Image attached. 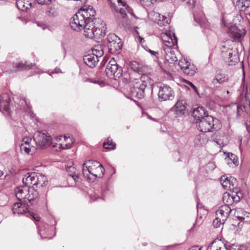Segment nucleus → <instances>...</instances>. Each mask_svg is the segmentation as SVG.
<instances>
[{"label":"nucleus","mask_w":250,"mask_h":250,"mask_svg":"<svg viewBox=\"0 0 250 250\" xmlns=\"http://www.w3.org/2000/svg\"><path fill=\"white\" fill-rule=\"evenodd\" d=\"M16 197L20 201L24 203L34 204V201L38 197V192L34 188H29L24 185L17 187L15 189Z\"/></svg>","instance_id":"1"},{"label":"nucleus","mask_w":250,"mask_h":250,"mask_svg":"<svg viewBox=\"0 0 250 250\" xmlns=\"http://www.w3.org/2000/svg\"><path fill=\"white\" fill-rule=\"evenodd\" d=\"M83 167L84 175H88L89 173L96 177L101 178L104 174V168L98 161L88 160L83 164Z\"/></svg>","instance_id":"2"},{"label":"nucleus","mask_w":250,"mask_h":250,"mask_svg":"<svg viewBox=\"0 0 250 250\" xmlns=\"http://www.w3.org/2000/svg\"><path fill=\"white\" fill-rule=\"evenodd\" d=\"M218 122V120L213 118L211 116H206L199 121H197L198 129L201 132H208L212 131L214 127L215 123Z\"/></svg>","instance_id":"3"},{"label":"nucleus","mask_w":250,"mask_h":250,"mask_svg":"<svg viewBox=\"0 0 250 250\" xmlns=\"http://www.w3.org/2000/svg\"><path fill=\"white\" fill-rule=\"evenodd\" d=\"M107 40L109 52L112 54H118L122 47L120 39L113 33L107 36Z\"/></svg>","instance_id":"4"},{"label":"nucleus","mask_w":250,"mask_h":250,"mask_svg":"<svg viewBox=\"0 0 250 250\" xmlns=\"http://www.w3.org/2000/svg\"><path fill=\"white\" fill-rule=\"evenodd\" d=\"M145 79V77L142 76L140 79L138 80L133 86L130 88V92L132 96L139 99L144 97V91L147 84V83Z\"/></svg>","instance_id":"5"},{"label":"nucleus","mask_w":250,"mask_h":250,"mask_svg":"<svg viewBox=\"0 0 250 250\" xmlns=\"http://www.w3.org/2000/svg\"><path fill=\"white\" fill-rule=\"evenodd\" d=\"M122 67L118 65L116 61L113 58L106 64L105 73L106 75L109 78L114 77L115 79L116 78H119L122 76Z\"/></svg>","instance_id":"6"},{"label":"nucleus","mask_w":250,"mask_h":250,"mask_svg":"<svg viewBox=\"0 0 250 250\" xmlns=\"http://www.w3.org/2000/svg\"><path fill=\"white\" fill-rule=\"evenodd\" d=\"M106 33L104 29L95 28L94 27L90 28V25H86L84 28V35L86 38L95 40L102 39Z\"/></svg>","instance_id":"7"},{"label":"nucleus","mask_w":250,"mask_h":250,"mask_svg":"<svg viewBox=\"0 0 250 250\" xmlns=\"http://www.w3.org/2000/svg\"><path fill=\"white\" fill-rule=\"evenodd\" d=\"M246 32L247 31L245 28L241 26L240 23L228 31L230 38L235 42H241L245 37Z\"/></svg>","instance_id":"8"},{"label":"nucleus","mask_w":250,"mask_h":250,"mask_svg":"<svg viewBox=\"0 0 250 250\" xmlns=\"http://www.w3.org/2000/svg\"><path fill=\"white\" fill-rule=\"evenodd\" d=\"M159 88L158 96L159 101L171 100L174 98V92L169 86L164 84L160 85Z\"/></svg>","instance_id":"9"},{"label":"nucleus","mask_w":250,"mask_h":250,"mask_svg":"<svg viewBox=\"0 0 250 250\" xmlns=\"http://www.w3.org/2000/svg\"><path fill=\"white\" fill-rule=\"evenodd\" d=\"M33 139L34 142L41 148H44L49 146L51 141V137L42 131H38L35 133Z\"/></svg>","instance_id":"10"},{"label":"nucleus","mask_w":250,"mask_h":250,"mask_svg":"<svg viewBox=\"0 0 250 250\" xmlns=\"http://www.w3.org/2000/svg\"><path fill=\"white\" fill-rule=\"evenodd\" d=\"M88 21V17H72L70 19L69 24L71 28L77 31L84 30L85 25Z\"/></svg>","instance_id":"11"},{"label":"nucleus","mask_w":250,"mask_h":250,"mask_svg":"<svg viewBox=\"0 0 250 250\" xmlns=\"http://www.w3.org/2000/svg\"><path fill=\"white\" fill-rule=\"evenodd\" d=\"M222 56L229 65H234L238 61V53L235 49H228L227 51H222Z\"/></svg>","instance_id":"12"},{"label":"nucleus","mask_w":250,"mask_h":250,"mask_svg":"<svg viewBox=\"0 0 250 250\" xmlns=\"http://www.w3.org/2000/svg\"><path fill=\"white\" fill-rule=\"evenodd\" d=\"M220 182L224 189L237 192L236 179L232 177H228L225 175H223L220 178Z\"/></svg>","instance_id":"13"},{"label":"nucleus","mask_w":250,"mask_h":250,"mask_svg":"<svg viewBox=\"0 0 250 250\" xmlns=\"http://www.w3.org/2000/svg\"><path fill=\"white\" fill-rule=\"evenodd\" d=\"M243 20V17H222V24L228 31Z\"/></svg>","instance_id":"14"},{"label":"nucleus","mask_w":250,"mask_h":250,"mask_svg":"<svg viewBox=\"0 0 250 250\" xmlns=\"http://www.w3.org/2000/svg\"><path fill=\"white\" fill-rule=\"evenodd\" d=\"M172 34L173 38H172L170 32L162 33L161 34L162 39L165 45L168 48L172 47L177 43V38L174 33H172Z\"/></svg>","instance_id":"15"},{"label":"nucleus","mask_w":250,"mask_h":250,"mask_svg":"<svg viewBox=\"0 0 250 250\" xmlns=\"http://www.w3.org/2000/svg\"><path fill=\"white\" fill-rule=\"evenodd\" d=\"M87 24L90 25V28L94 27L95 28L104 29H106V24L104 21L100 17H94L92 18L90 17H88V21Z\"/></svg>","instance_id":"16"},{"label":"nucleus","mask_w":250,"mask_h":250,"mask_svg":"<svg viewBox=\"0 0 250 250\" xmlns=\"http://www.w3.org/2000/svg\"><path fill=\"white\" fill-rule=\"evenodd\" d=\"M36 173H28L27 175H25L22 179L23 184L29 188H34L36 189L35 186L36 185V180H37Z\"/></svg>","instance_id":"17"},{"label":"nucleus","mask_w":250,"mask_h":250,"mask_svg":"<svg viewBox=\"0 0 250 250\" xmlns=\"http://www.w3.org/2000/svg\"><path fill=\"white\" fill-rule=\"evenodd\" d=\"M231 211V208L228 205H224L216 211V216L220 218L222 221H226Z\"/></svg>","instance_id":"18"},{"label":"nucleus","mask_w":250,"mask_h":250,"mask_svg":"<svg viewBox=\"0 0 250 250\" xmlns=\"http://www.w3.org/2000/svg\"><path fill=\"white\" fill-rule=\"evenodd\" d=\"M172 110L179 116L185 114L186 111V102L184 100H178L172 108Z\"/></svg>","instance_id":"19"},{"label":"nucleus","mask_w":250,"mask_h":250,"mask_svg":"<svg viewBox=\"0 0 250 250\" xmlns=\"http://www.w3.org/2000/svg\"><path fill=\"white\" fill-rule=\"evenodd\" d=\"M96 11L90 5H83L82 6L74 16H95Z\"/></svg>","instance_id":"20"},{"label":"nucleus","mask_w":250,"mask_h":250,"mask_svg":"<svg viewBox=\"0 0 250 250\" xmlns=\"http://www.w3.org/2000/svg\"><path fill=\"white\" fill-rule=\"evenodd\" d=\"M10 98L8 94L0 95V111L9 113Z\"/></svg>","instance_id":"21"},{"label":"nucleus","mask_w":250,"mask_h":250,"mask_svg":"<svg viewBox=\"0 0 250 250\" xmlns=\"http://www.w3.org/2000/svg\"><path fill=\"white\" fill-rule=\"evenodd\" d=\"M118 4L122 7L120 9V13L122 16H134L132 9L126 4L125 0H117Z\"/></svg>","instance_id":"22"},{"label":"nucleus","mask_w":250,"mask_h":250,"mask_svg":"<svg viewBox=\"0 0 250 250\" xmlns=\"http://www.w3.org/2000/svg\"><path fill=\"white\" fill-rule=\"evenodd\" d=\"M22 204L21 202L15 203L13 206L12 211L14 214H23L26 213L28 208L25 205L26 203Z\"/></svg>","instance_id":"23"},{"label":"nucleus","mask_w":250,"mask_h":250,"mask_svg":"<svg viewBox=\"0 0 250 250\" xmlns=\"http://www.w3.org/2000/svg\"><path fill=\"white\" fill-rule=\"evenodd\" d=\"M66 170L69 173V175L72 178L75 183H80L81 181V178L80 177V172L77 170L75 167L70 166L66 167Z\"/></svg>","instance_id":"24"},{"label":"nucleus","mask_w":250,"mask_h":250,"mask_svg":"<svg viewBox=\"0 0 250 250\" xmlns=\"http://www.w3.org/2000/svg\"><path fill=\"white\" fill-rule=\"evenodd\" d=\"M83 61L89 67H94L99 61L97 57L92 53L88 54L83 57Z\"/></svg>","instance_id":"25"},{"label":"nucleus","mask_w":250,"mask_h":250,"mask_svg":"<svg viewBox=\"0 0 250 250\" xmlns=\"http://www.w3.org/2000/svg\"><path fill=\"white\" fill-rule=\"evenodd\" d=\"M228 75L224 74H218L216 75L215 78L212 80V83L214 87H218L220 84L228 82Z\"/></svg>","instance_id":"26"},{"label":"nucleus","mask_w":250,"mask_h":250,"mask_svg":"<svg viewBox=\"0 0 250 250\" xmlns=\"http://www.w3.org/2000/svg\"><path fill=\"white\" fill-rule=\"evenodd\" d=\"M192 114L197 121H199L201 119H203V118H205L206 116H208L207 114L206 109L202 106L195 108L193 110Z\"/></svg>","instance_id":"27"},{"label":"nucleus","mask_w":250,"mask_h":250,"mask_svg":"<svg viewBox=\"0 0 250 250\" xmlns=\"http://www.w3.org/2000/svg\"><path fill=\"white\" fill-rule=\"evenodd\" d=\"M59 139L60 140H61L62 139H63L65 141L64 143H61L58 145V148L60 150L68 149L71 147L72 144L73 142L72 138H70V137H66L65 136H60L59 137ZM57 146L58 145H57Z\"/></svg>","instance_id":"28"},{"label":"nucleus","mask_w":250,"mask_h":250,"mask_svg":"<svg viewBox=\"0 0 250 250\" xmlns=\"http://www.w3.org/2000/svg\"><path fill=\"white\" fill-rule=\"evenodd\" d=\"M33 0H17L16 4L19 10L26 11L31 7Z\"/></svg>","instance_id":"29"},{"label":"nucleus","mask_w":250,"mask_h":250,"mask_svg":"<svg viewBox=\"0 0 250 250\" xmlns=\"http://www.w3.org/2000/svg\"><path fill=\"white\" fill-rule=\"evenodd\" d=\"M32 64L27 62H13V66L16 70H28L32 68Z\"/></svg>","instance_id":"30"},{"label":"nucleus","mask_w":250,"mask_h":250,"mask_svg":"<svg viewBox=\"0 0 250 250\" xmlns=\"http://www.w3.org/2000/svg\"><path fill=\"white\" fill-rule=\"evenodd\" d=\"M165 59L170 63H174L177 61V58L174 51L171 50L170 48L165 49Z\"/></svg>","instance_id":"31"},{"label":"nucleus","mask_w":250,"mask_h":250,"mask_svg":"<svg viewBox=\"0 0 250 250\" xmlns=\"http://www.w3.org/2000/svg\"><path fill=\"white\" fill-rule=\"evenodd\" d=\"M207 250H226L225 245L219 240L213 241L207 248Z\"/></svg>","instance_id":"32"},{"label":"nucleus","mask_w":250,"mask_h":250,"mask_svg":"<svg viewBox=\"0 0 250 250\" xmlns=\"http://www.w3.org/2000/svg\"><path fill=\"white\" fill-rule=\"evenodd\" d=\"M170 21V17H156L154 20V22L160 27L167 26Z\"/></svg>","instance_id":"33"},{"label":"nucleus","mask_w":250,"mask_h":250,"mask_svg":"<svg viewBox=\"0 0 250 250\" xmlns=\"http://www.w3.org/2000/svg\"><path fill=\"white\" fill-rule=\"evenodd\" d=\"M37 180H36V188L38 187H42L45 186L47 183V177L42 174L37 173Z\"/></svg>","instance_id":"34"},{"label":"nucleus","mask_w":250,"mask_h":250,"mask_svg":"<svg viewBox=\"0 0 250 250\" xmlns=\"http://www.w3.org/2000/svg\"><path fill=\"white\" fill-rule=\"evenodd\" d=\"M236 7L240 11L250 7V0H237Z\"/></svg>","instance_id":"35"},{"label":"nucleus","mask_w":250,"mask_h":250,"mask_svg":"<svg viewBox=\"0 0 250 250\" xmlns=\"http://www.w3.org/2000/svg\"><path fill=\"white\" fill-rule=\"evenodd\" d=\"M226 161L229 164H230L231 163H232L235 166H238L239 164L237 156L232 153H228V157L226 158Z\"/></svg>","instance_id":"36"},{"label":"nucleus","mask_w":250,"mask_h":250,"mask_svg":"<svg viewBox=\"0 0 250 250\" xmlns=\"http://www.w3.org/2000/svg\"><path fill=\"white\" fill-rule=\"evenodd\" d=\"M197 71L196 67L193 64L189 63V66L185 68L183 72L189 76H192L194 75Z\"/></svg>","instance_id":"37"},{"label":"nucleus","mask_w":250,"mask_h":250,"mask_svg":"<svg viewBox=\"0 0 250 250\" xmlns=\"http://www.w3.org/2000/svg\"><path fill=\"white\" fill-rule=\"evenodd\" d=\"M103 47L101 45L95 46L92 49V54L98 58L102 57L104 54Z\"/></svg>","instance_id":"38"},{"label":"nucleus","mask_w":250,"mask_h":250,"mask_svg":"<svg viewBox=\"0 0 250 250\" xmlns=\"http://www.w3.org/2000/svg\"><path fill=\"white\" fill-rule=\"evenodd\" d=\"M34 143H35V142H34V140L32 141L30 137H26L23 138L22 141V143L20 146L21 150H26L27 151L28 148L27 147L26 145Z\"/></svg>","instance_id":"39"},{"label":"nucleus","mask_w":250,"mask_h":250,"mask_svg":"<svg viewBox=\"0 0 250 250\" xmlns=\"http://www.w3.org/2000/svg\"><path fill=\"white\" fill-rule=\"evenodd\" d=\"M32 144L33 143H31L26 145L27 147L28 148L27 151L26 150H21V152L26 154L32 155L34 154L36 151V148Z\"/></svg>","instance_id":"40"},{"label":"nucleus","mask_w":250,"mask_h":250,"mask_svg":"<svg viewBox=\"0 0 250 250\" xmlns=\"http://www.w3.org/2000/svg\"><path fill=\"white\" fill-rule=\"evenodd\" d=\"M190 63V62L187 61L186 59L182 58L179 60L178 62V65L181 69L184 71L185 68L187 67L188 66H189Z\"/></svg>","instance_id":"41"},{"label":"nucleus","mask_w":250,"mask_h":250,"mask_svg":"<svg viewBox=\"0 0 250 250\" xmlns=\"http://www.w3.org/2000/svg\"><path fill=\"white\" fill-rule=\"evenodd\" d=\"M115 144L113 143L111 140L108 138L107 142L103 144L104 147L105 149H113L115 148Z\"/></svg>","instance_id":"42"},{"label":"nucleus","mask_w":250,"mask_h":250,"mask_svg":"<svg viewBox=\"0 0 250 250\" xmlns=\"http://www.w3.org/2000/svg\"><path fill=\"white\" fill-rule=\"evenodd\" d=\"M225 221H222L220 218L216 216L215 219L213 221V226L214 228H218L225 223Z\"/></svg>","instance_id":"43"},{"label":"nucleus","mask_w":250,"mask_h":250,"mask_svg":"<svg viewBox=\"0 0 250 250\" xmlns=\"http://www.w3.org/2000/svg\"><path fill=\"white\" fill-rule=\"evenodd\" d=\"M194 21L201 27H202L206 22L205 17H194Z\"/></svg>","instance_id":"44"},{"label":"nucleus","mask_w":250,"mask_h":250,"mask_svg":"<svg viewBox=\"0 0 250 250\" xmlns=\"http://www.w3.org/2000/svg\"><path fill=\"white\" fill-rule=\"evenodd\" d=\"M185 2V4L189 9H192L195 4L196 0H181Z\"/></svg>","instance_id":"45"},{"label":"nucleus","mask_w":250,"mask_h":250,"mask_svg":"<svg viewBox=\"0 0 250 250\" xmlns=\"http://www.w3.org/2000/svg\"><path fill=\"white\" fill-rule=\"evenodd\" d=\"M140 3L146 6H150L152 4H153L156 2V0H139Z\"/></svg>","instance_id":"46"},{"label":"nucleus","mask_w":250,"mask_h":250,"mask_svg":"<svg viewBox=\"0 0 250 250\" xmlns=\"http://www.w3.org/2000/svg\"><path fill=\"white\" fill-rule=\"evenodd\" d=\"M241 218L245 222L250 224V213L245 212Z\"/></svg>","instance_id":"47"},{"label":"nucleus","mask_w":250,"mask_h":250,"mask_svg":"<svg viewBox=\"0 0 250 250\" xmlns=\"http://www.w3.org/2000/svg\"><path fill=\"white\" fill-rule=\"evenodd\" d=\"M21 103L22 104H24L26 107L24 106V105H23V108L26 111V112H30L31 109V106L30 105H28L26 102V101L23 99L21 102Z\"/></svg>","instance_id":"48"},{"label":"nucleus","mask_w":250,"mask_h":250,"mask_svg":"<svg viewBox=\"0 0 250 250\" xmlns=\"http://www.w3.org/2000/svg\"><path fill=\"white\" fill-rule=\"evenodd\" d=\"M226 250H242V246L232 245L229 250L226 248Z\"/></svg>","instance_id":"49"},{"label":"nucleus","mask_w":250,"mask_h":250,"mask_svg":"<svg viewBox=\"0 0 250 250\" xmlns=\"http://www.w3.org/2000/svg\"><path fill=\"white\" fill-rule=\"evenodd\" d=\"M229 195L228 193H225L223 195V202L224 203H227V204H229V203H230L231 201L230 202H229L228 201V199H229ZM232 199V197H231V199L230 200H231Z\"/></svg>","instance_id":"50"},{"label":"nucleus","mask_w":250,"mask_h":250,"mask_svg":"<svg viewBox=\"0 0 250 250\" xmlns=\"http://www.w3.org/2000/svg\"><path fill=\"white\" fill-rule=\"evenodd\" d=\"M38 3L40 4H49L52 0H37Z\"/></svg>","instance_id":"51"},{"label":"nucleus","mask_w":250,"mask_h":250,"mask_svg":"<svg viewBox=\"0 0 250 250\" xmlns=\"http://www.w3.org/2000/svg\"><path fill=\"white\" fill-rule=\"evenodd\" d=\"M130 66L134 70H137L138 67V64L136 62H131Z\"/></svg>","instance_id":"52"},{"label":"nucleus","mask_w":250,"mask_h":250,"mask_svg":"<svg viewBox=\"0 0 250 250\" xmlns=\"http://www.w3.org/2000/svg\"><path fill=\"white\" fill-rule=\"evenodd\" d=\"M187 83L190 86H191L195 92L197 93V89L196 87L191 82H188Z\"/></svg>","instance_id":"53"},{"label":"nucleus","mask_w":250,"mask_h":250,"mask_svg":"<svg viewBox=\"0 0 250 250\" xmlns=\"http://www.w3.org/2000/svg\"><path fill=\"white\" fill-rule=\"evenodd\" d=\"M236 107H237V114L238 115H240L241 111H243V108H244V107H243L242 106L237 105Z\"/></svg>","instance_id":"54"},{"label":"nucleus","mask_w":250,"mask_h":250,"mask_svg":"<svg viewBox=\"0 0 250 250\" xmlns=\"http://www.w3.org/2000/svg\"><path fill=\"white\" fill-rule=\"evenodd\" d=\"M32 217L34 218V219L36 221H39L40 220V217L37 214H33L32 215Z\"/></svg>","instance_id":"55"},{"label":"nucleus","mask_w":250,"mask_h":250,"mask_svg":"<svg viewBox=\"0 0 250 250\" xmlns=\"http://www.w3.org/2000/svg\"><path fill=\"white\" fill-rule=\"evenodd\" d=\"M18 19L21 21L24 22V23H26L27 22V20L25 19V17H19Z\"/></svg>","instance_id":"56"},{"label":"nucleus","mask_w":250,"mask_h":250,"mask_svg":"<svg viewBox=\"0 0 250 250\" xmlns=\"http://www.w3.org/2000/svg\"><path fill=\"white\" fill-rule=\"evenodd\" d=\"M149 52L153 55L157 57V55H158V53L157 52L152 51L151 50H149Z\"/></svg>","instance_id":"57"},{"label":"nucleus","mask_w":250,"mask_h":250,"mask_svg":"<svg viewBox=\"0 0 250 250\" xmlns=\"http://www.w3.org/2000/svg\"><path fill=\"white\" fill-rule=\"evenodd\" d=\"M38 25L39 26H41V27H42V28L43 29H45V28H46V26H45L44 24H40V23H39V22H38Z\"/></svg>","instance_id":"58"},{"label":"nucleus","mask_w":250,"mask_h":250,"mask_svg":"<svg viewBox=\"0 0 250 250\" xmlns=\"http://www.w3.org/2000/svg\"><path fill=\"white\" fill-rule=\"evenodd\" d=\"M188 250H201V248H199L198 247H195L192 248V249H189Z\"/></svg>","instance_id":"59"},{"label":"nucleus","mask_w":250,"mask_h":250,"mask_svg":"<svg viewBox=\"0 0 250 250\" xmlns=\"http://www.w3.org/2000/svg\"><path fill=\"white\" fill-rule=\"evenodd\" d=\"M242 250H250V246L246 247L245 246H242Z\"/></svg>","instance_id":"60"},{"label":"nucleus","mask_w":250,"mask_h":250,"mask_svg":"<svg viewBox=\"0 0 250 250\" xmlns=\"http://www.w3.org/2000/svg\"><path fill=\"white\" fill-rule=\"evenodd\" d=\"M196 139L200 141V139H201V136H199H199H197L196 137Z\"/></svg>","instance_id":"61"},{"label":"nucleus","mask_w":250,"mask_h":250,"mask_svg":"<svg viewBox=\"0 0 250 250\" xmlns=\"http://www.w3.org/2000/svg\"><path fill=\"white\" fill-rule=\"evenodd\" d=\"M139 40H140V42H141L142 40H143V38L141 37L140 36L139 37Z\"/></svg>","instance_id":"62"},{"label":"nucleus","mask_w":250,"mask_h":250,"mask_svg":"<svg viewBox=\"0 0 250 250\" xmlns=\"http://www.w3.org/2000/svg\"><path fill=\"white\" fill-rule=\"evenodd\" d=\"M3 172L1 170H0V177L3 175Z\"/></svg>","instance_id":"63"},{"label":"nucleus","mask_w":250,"mask_h":250,"mask_svg":"<svg viewBox=\"0 0 250 250\" xmlns=\"http://www.w3.org/2000/svg\"><path fill=\"white\" fill-rule=\"evenodd\" d=\"M59 71H60V70L58 69V70L56 71V73H58Z\"/></svg>","instance_id":"64"}]
</instances>
